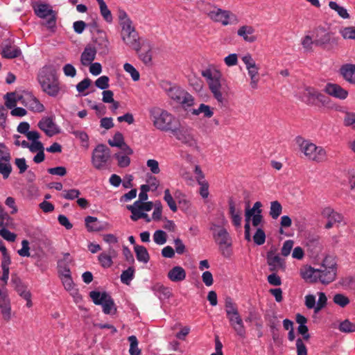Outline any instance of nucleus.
Wrapping results in <instances>:
<instances>
[{
    "mask_svg": "<svg viewBox=\"0 0 355 355\" xmlns=\"http://www.w3.org/2000/svg\"><path fill=\"white\" fill-rule=\"evenodd\" d=\"M201 74L206 79L214 98L219 104L224 105L227 101L229 87L221 73L217 69L208 68L202 71Z\"/></svg>",
    "mask_w": 355,
    "mask_h": 355,
    "instance_id": "nucleus-1",
    "label": "nucleus"
},
{
    "mask_svg": "<svg viewBox=\"0 0 355 355\" xmlns=\"http://www.w3.org/2000/svg\"><path fill=\"white\" fill-rule=\"evenodd\" d=\"M118 19L121 28V37L122 41L129 48L136 52H139L141 49L142 40L146 39L139 37L132 21L125 10H119Z\"/></svg>",
    "mask_w": 355,
    "mask_h": 355,
    "instance_id": "nucleus-2",
    "label": "nucleus"
},
{
    "mask_svg": "<svg viewBox=\"0 0 355 355\" xmlns=\"http://www.w3.org/2000/svg\"><path fill=\"white\" fill-rule=\"evenodd\" d=\"M150 121L153 126L162 132H172L179 120L171 112L159 107H153L148 110Z\"/></svg>",
    "mask_w": 355,
    "mask_h": 355,
    "instance_id": "nucleus-3",
    "label": "nucleus"
},
{
    "mask_svg": "<svg viewBox=\"0 0 355 355\" xmlns=\"http://www.w3.org/2000/svg\"><path fill=\"white\" fill-rule=\"evenodd\" d=\"M37 80L42 90L49 96L55 97L60 94V82L53 67H43L38 73Z\"/></svg>",
    "mask_w": 355,
    "mask_h": 355,
    "instance_id": "nucleus-4",
    "label": "nucleus"
},
{
    "mask_svg": "<svg viewBox=\"0 0 355 355\" xmlns=\"http://www.w3.org/2000/svg\"><path fill=\"white\" fill-rule=\"evenodd\" d=\"M295 141L300 152L308 160L315 163H322L327 161V152L322 146H317L310 140L305 139L301 136L296 137Z\"/></svg>",
    "mask_w": 355,
    "mask_h": 355,
    "instance_id": "nucleus-5",
    "label": "nucleus"
},
{
    "mask_svg": "<svg viewBox=\"0 0 355 355\" xmlns=\"http://www.w3.org/2000/svg\"><path fill=\"white\" fill-rule=\"evenodd\" d=\"M214 239L219 245L221 254L225 257H230L232 254V239L228 232L221 225L212 223L210 227Z\"/></svg>",
    "mask_w": 355,
    "mask_h": 355,
    "instance_id": "nucleus-6",
    "label": "nucleus"
},
{
    "mask_svg": "<svg viewBox=\"0 0 355 355\" xmlns=\"http://www.w3.org/2000/svg\"><path fill=\"white\" fill-rule=\"evenodd\" d=\"M92 36L90 42V61L96 58V54H105L108 51L109 42L105 31L94 27L92 31Z\"/></svg>",
    "mask_w": 355,
    "mask_h": 355,
    "instance_id": "nucleus-7",
    "label": "nucleus"
},
{
    "mask_svg": "<svg viewBox=\"0 0 355 355\" xmlns=\"http://www.w3.org/2000/svg\"><path fill=\"white\" fill-rule=\"evenodd\" d=\"M90 298L96 305H100L106 315H114L117 311L116 306L111 295L105 291H90Z\"/></svg>",
    "mask_w": 355,
    "mask_h": 355,
    "instance_id": "nucleus-8",
    "label": "nucleus"
},
{
    "mask_svg": "<svg viewBox=\"0 0 355 355\" xmlns=\"http://www.w3.org/2000/svg\"><path fill=\"white\" fill-rule=\"evenodd\" d=\"M167 94L171 99L180 104L185 110L194 104V98L193 96L179 87H171L167 90Z\"/></svg>",
    "mask_w": 355,
    "mask_h": 355,
    "instance_id": "nucleus-9",
    "label": "nucleus"
},
{
    "mask_svg": "<svg viewBox=\"0 0 355 355\" xmlns=\"http://www.w3.org/2000/svg\"><path fill=\"white\" fill-rule=\"evenodd\" d=\"M209 19L215 23L220 24L223 26L236 25L239 22V19L236 14L218 6Z\"/></svg>",
    "mask_w": 355,
    "mask_h": 355,
    "instance_id": "nucleus-10",
    "label": "nucleus"
},
{
    "mask_svg": "<svg viewBox=\"0 0 355 355\" xmlns=\"http://www.w3.org/2000/svg\"><path fill=\"white\" fill-rule=\"evenodd\" d=\"M299 97L307 104H315L316 101L324 104L326 97L313 87H305L299 92Z\"/></svg>",
    "mask_w": 355,
    "mask_h": 355,
    "instance_id": "nucleus-11",
    "label": "nucleus"
},
{
    "mask_svg": "<svg viewBox=\"0 0 355 355\" xmlns=\"http://www.w3.org/2000/svg\"><path fill=\"white\" fill-rule=\"evenodd\" d=\"M110 157V149L103 144H99L93 151L92 162L97 168L103 167Z\"/></svg>",
    "mask_w": 355,
    "mask_h": 355,
    "instance_id": "nucleus-12",
    "label": "nucleus"
},
{
    "mask_svg": "<svg viewBox=\"0 0 355 355\" xmlns=\"http://www.w3.org/2000/svg\"><path fill=\"white\" fill-rule=\"evenodd\" d=\"M326 261L327 259L324 260L320 268L318 269V282L323 284H328L334 281L336 275V268L334 264H331L330 266L327 267L325 266Z\"/></svg>",
    "mask_w": 355,
    "mask_h": 355,
    "instance_id": "nucleus-13",
    "label": "nucleus"
},
{
    "mask_svg": "<svg viewBox=\"0 0 355 355\" xmlns=\"http://www.w3.org/2000/svg\"><path fill=\"white\" fill-rule=\"evenodd\" d=\"M229 322L236 334L241 338H245L246 329L239 311L227 315Z\"/></svg>",
    "mask_w": 355,
    "mask_h": 355,
    "instance_id": "nucleus-14",
    "label": "nucleus"
},
{
    "mask_svg": "<svg viewBox=\"0 0 355 355\" xmlns=\"http://www.w3.org/2000/svg\"><path fill=\"white\" fill-rule=\"evenodd\" d=\"M180 142L189 146H195L196 141L195 140L191 132L187 129L180 127V122L171 132Z\"/></svg>",
    "mask_w": 355,
    "mask_h": 355,
    "instance_id": "nucleus-15",
    "label": "nucleus"
},
{
    "mask_svg": "<svg viewBox=\"0 0 355 355\" xmlns=\"http://www.w3.org/2000/svg\"><path fill=\"white\" fill-rule=\"evenodd\" d=\"M21 103L33 112H42L44 106L31 93L26 92L21 96Z\"/></svg>",
    "mask_w": 355,
    "mask_h": 355,
    "instance_id": "nucleus-16",
    "label": "nucleus"
},
{
    "mask_svg": "<svg viewBox=\"0 0 355 355\" xmlns=\"http://www.w3.org/2000/svg\"><path fill=\"white\" fill-rule=\"evenodd\" d=\"M314 44L322 46L332 41V33L325 27L318 26L313 31Z\"/></svg>",
    "mask_w": 355,
    "mask_h": 355,
    "instance_id": "nucleus-17",
    "label": "nucleus"
},
{
    "mask_svg": "<svg viewBox=\"0 0 355 355\" xmlns=\"http://www.w3.org/2000/svg\"><path fill=\"white\" fill-rule=\"evenodd\" d=\"M262 204L261 202H256L252 208H248L245 210V221L252 220L254 227L259 226L262 221L261 209Z\"/></svg>",
    "mask_w": 355,
    "mask_h": 355,
    "instance_id": "nucleus-18",
    "label": "nucleus"
},
{
    "mask_svg": "<svg viewBox=\"0 0 355 355\" xmlns=\"http://www.w3.org/2000/svg\"><path fill=\"white\" fill-rule=\"evenodd\" d=\"M40 130L49 137H52L59 132V128L51 117H43L37 124Z\"/></svg>",
    "mask_w": 355,
    "mask_h": 355,
    "instance_id": "nucleus-19",
    "label": "nucleus"
},
{
    "mask_svg": "<svg viewBox=\"0 0 355 355\" xmlns=\"http://www.w3.org/2000/svg\"><path fill=\"white\" fill-rule=\"evenodd\" d=\"M34 11L37 17L44 19L47 17H51V19L48 21L49 26L55 24V15L53 10L51 8L48 4L40 3L34 8Z\"/></svg>",
    "mask_w": 355,
    "mask_h": 355,
    "instance_id": "nucleus-20",
    "label": "nucleus"
},
{
    "mask_svg": "<svg viewBox=\"0 0 355 355\" xmlns=\"http://www.w3.org/2000/svg\"><path fill=\"white\" fill-rule=\"evenodd\" d=\"M324 90L327 94L340 100L345 99L348 96L347 90L335 83H327Z\"/></svg>",
    "mask_w": 355,
    "mask_h": 355,
    "instance_id": "nucleus-21",
    "label": "nucleus"
},
{
    "mask_svg": "<svg viewBox=\"0 0 355 355\" xmlns=\"http://www.w3.org/2000/svg\"><path fill=\"white\" fill-rule=\"evenodd\" d=\"M0 313L4 321L8 322L12 317L10 300L7 295L0 297Z\"/></svg>",
    "mask_w": 355,
    "mask_h": 355,
    "instance_id": "nucleus-22",
    "label": "nucleus"
},
{
    "mask_svg": "<svg viewBox=\"0 0 355 355\" xmlns=\"http://www.w3.org/2000/svg\"><path fill=\"white\" fill-rule=\"evenodd\" d=\"M254 32L255 29L252 26L243 25L240 26L237 30V35L243 38L245 42L252 43L257 40Z\"/></svg>",
    "mask_w": 355,
    "mask_h": 355,
    "instance_id": "nucleus-23",
    "label": "nucleus"
},
{
    "mask_svg": "<svg viewBox=\"0 0 355 355\" xmlns=\"http://www.w3.org/2000/svg\"><path fill=\"white\" fill-rule=\"evenodd\" d=\"M301 277L306 282L313 283L318 282V269H315L311 266H304L300 270Z\"/></svg>",
    "mask_w": 355,
    "mask_h": 355,
    "instance_id": "nucleus-24",
    "label": "nucleus"
},
{
    "mask_svg": "<svg viewBox=\"0 0 355 355\" xmlns=\"http://www.w3.org/2000/svg\"><path fill=\"white\" fill-rule=\"evenodd\" d=\"M186 270L180 266H173L167 274V277L173 282H181L186 279Z\"/></svg>",
    "mask_w": 355,
    "mask_h": 355,
    "instance_id": "nucleus-25",
    "label": "nucleus"
},
{
    "mask_svg": "<svg viewBox=\"0 0 355 355\" xmlns=\"http://www.w3.org/2000/svg\"><path fill=\"white\" fill-rule=\"evenodd\" d=\"M73 259L69 253H64L62 257L58 261V272L59 275L71 273L70 266Z\"/></svg>",
    "mask_w": 355,
    "mask_h": 355,
    "instance_id": "nucleus-26",
    "label": "nucleus"
},
{
    "mask_svg": "<svg viewBox=\"0 0 355 355\" xmlns=\"http://www.w3.org/2000/svg\"><path fill=\"white\" fill-rule=\"evenodd\" d=\"M152 44L148 40H142L141 49L139 52H137L139 58L146 64L152 60Z\"/></svg>",
    "mask_w": 355,
    "mask_h": 355,
    "instance_id": "nucleus-27",
    "label": "nucleus"
},
{
    "mask_svg": "<svg viewBox=\"0 0 355 355\" xmlns=\"http://www.w3.org/2000/svg\"><path fill=\"white\" fill-rule=\"evenodd\" d=\"M40 133H31L28 136V140L31 143L28 144L26 148H28L31 153H37L41 150H44L43 144L40 141Z\"/></svg>",
    "mask_w": 355,
    "mask_h": 355,
    "instance_id": "nucleus-28",
    "label": "nucleus"
},
{
    "mask_svg": "<svg viewBox=\"0 0 355 355\" xmlns=\"http://www.w3.org/2000/svg\"><path fill=\"white\" fill-rule=\"evenodd\" d=\"M343 78L349 83L355 85V64H345L340 68Z\"/></svg>",
    "mask_w": 355,
    "mask_h": 355,
    "instance_id": "nucleus-29",
    "label": "nucleus"
},
{
    "mask_svg": "<svg viewBox=\"0 0 355 355\" xmlns=\"http://www.w3.org/2000/svg\"><path fill=\"white\" fill-rule=\"evenodd\" d=\"M196 7L200 12L206 15L210 19L217 6L206 0H200L197 1Z\"/></svg>",
    "mask_w": 355,
    "mask_h": 355,
    "instance_id": "nucleus-30",
    "label": "nucleus"
},
{
    "mask_svg": "<svg viewBox=\"0 0 355 355\" xmlns=\"http://www.w3.org/2000/svg\"><path fill=\"white\" fill-rule=\"evenodd\" d=\"M322 215L327 220L331 221L334 223H340L343 220V216L335 211L331 207H324L322 211Z\"/></svg>",
    "mask_w": 355,
    "mask_h": 355,
    "instance_id": "nucleus-31",
    "label": "nucleus"
},
{
    "mask_svg": "<svg viewBox=\"0 0 355 355\" xmlns=\"http://www.w3.org/2000/svg\"><path fill=\"white\" fill-rule=\"evenodd\" d=\"M267 263L270 267V270H275L277 269L284 267V261L278 254H268L267 256Z\"/></svg>",
    "mask_w": 355,
    "mask_h": 355,
    "instance_id": "nucleus-32",
    "label": "nucleus"
},
{
    "mask_svg": "<svg viewBox=\"0 0 355 355\" xmlns=\"http://www.w3.org/2000/svg\"><path fill=\"white\" fill-rule=\"evenodd\" d=\"M96 1L98 4L100 13L103 19L108 24L112 23L113 16L105 1L104 0H96Z\"/></svg>",
    "mask_w": 355,
    "mask_h": 355,
    "instance_id": "nucleus-33",
    "label": "nucleus"
},
{
    "mask_svg": "<svg viewBox=\"0 0 355 355\" xmlns=\"http://www.w3.org/2000/svg\"><path fill=\"white\" fill-rule=\"evenodd\" d=\"M329 7L334 11L336 12V14L343 19H348L350 18V15L347 11V10L338 4L337 2L334 1H330L329 2Z\"/></svg>",
    "mask_w": 355,
    "mask_h": 355,
    "instance_id": "nucleus-34",
    "label": "nucleus"
},
{
    "mask_svg": "<svg viewBox=\"0 0 355 355\" xmlns=\"http://www.w3.org/2000/svg\"><path fill=\"white\" fill-rule=\"evenodd\" d=\"M191 112L195 116L202 114L205 118H211L214 115L213 108L204 103H201L197 109H193Z\"/></svg>",
    "mask_w": 355,
    "mask_h": 355,
    "instance_id": "nucleus-35",
    "label": "nucleus"
},
{
    "mask_svg": "<svg viewBox=\"0 0 355 355\" xmlns=\"http://www.w3.org/2000/svg\"><path fill=\"white\" fill-rule=\"evenodd\" d=\"M154 291L160 300H168L172 295L171 289L163 285H156Z\"/></svg>",
    "mask_w": 355,
    "mask_h": 355,
    "instance_id": "nucleus-36",
    "label": "nucleus"
},
{
    "mask_svg": "<svg viewBox=\"0 0 355 355\" xmlns=\"http://www.w3.org/2000/svg\"><path fill=\"white\" fill-rule=\"evenodd\" d=\"M115 251L110 250V254L103 252L98 257L101 266L103 268H110L112 265V257L115 256Z\"/></svg>",
    "mask_w": 355,
    "mask_h": 355,
    "instance_id": "nucleus-37",
    "label": "nucleus"
},
{
    "mask_svg": "<svg viewBox=\"0 0 355 355\" xmlns=\"http://www.w3.org/2000/svg\"><path fill=\"white\" fill-rule=\"evenodd\" d=\"M59 277L62 283L64 289L69 293L77 289L71 278V273L59 275Z\"/></svg>",
    "mask_w": 355,
    "mask_h": 355,
    "instance_id": "nucleus-38",
    "label": "nucleus"
},
{
    "mask_svg": "<svg viewBox=\"0 0 355 355\" xmlns=\"http://www.w3.org/2000/svg\"><path fill=\"white\" fill-rule=\"evenodd\" d=\"M259 66L252 69H247L248 76L250 78V85L252 89H257L258 88V83L259 81Z\"/></svg>",
    "mask_w": 355,
    "mask_h": 355,
    "instance_id": "nucleus-39",
    "label": "nucleus"
},
{
    "mask_svg": "<svg viewBox=\"0 0 355 355\" xmlns=\"http://www.w3.org/2000/svg\"><path fill=\"white\" fill-rule=\"evenodd\" d=\"M135 252L136 254L137 259L144 263H146L149 261V254L146 248L142 245L135 246Z\"/></svg>",
    "mask_w": 355,
    "mask_h": 355,
    "instance_id": "nucleus-40",
    "label": "nucleus"
},
{
    "mask_svg": "<svg viewBox=\"0 0 355 355\" xmlns=\"http://www.w3.org/2000/svg\"><path fill=\"white\" fill-rule=\"evenodd\" d=\"M108 227L107 222L100 221L96 217L90 216V231L99 232L107 230Z\"/></svg>",
    "mask_w": 355,
    "mask_h": 355,
    "instance_id": "nucleus-41",
    "label": "nucleus"
},
{
    "mask_svg": "<svg viewBox=\"0 0 355 355\" xmlns=\"http://www.w3.org/2000/svg\"><path fill=\"white\" fill-rule=\"evenodd\" d=\"M282 211V206L277 200L272 201L270 205L269 214L272 219H277Z\"/></svg>",
    "mask_w": 355,
    "mask_h": 355,
    "instance_id": "nucleus-42",
    "label": "nucleus"
},
{
    "mask_svg": "<svg viewBox=\"0 0 355 355\" xmlns=\"http://www.w3.org/2000/svg\"><path fill=\"white\" fill-rule=\"evenodd\" d=\"M71 134L75 136L83 146L86 148L89 146V137L87 132L83 130H73L71 131Z\"/></svg>",
    "mask_w": 355,
    "mask_h": 355,
    "instance_id": "nucleus-43",
    "label": "nucleus"
},
{
    "mask_svg": "<svg viewBox=\"0 0 355 355\" xmlns=\"http://www.w3.org/2000/svg\"><path fill=\"white\" fill-rule=\"evenodd\" d=\"M130 343L129 353L130 355H141V349L139 348V342L135 336H130L128 338Z\"/></svg>",
    "mask_w": 355,
    "mask_h": 355,
    "instance_id": "nucleus-44",
    "label": "nucleus"
},
{
    "mask_svg": "<svg viewBox=\"0 0 355 355\" xmlns=\"http://www.w3.org/2000/svg\"><path fill=\"white\" fill-rule=\"evenodd\" d=\"M5 105L9 108L12 109L17 105L18 101H21V96H17L15 93H7L5 95Z\"/></svg>",
    "mask_w": 355,
    "mask_h": 355,
    "instance_id": "nucleus-45",
    "label": "nucleus"
},
{
    "mask_svg": "<svg viewBox=\"0 0 355 355\" xmlns=\"http://www.w3.org/2000/svg\"><path fill=\"white\" fill-rule=\"evenodd\" d=\"M163 198L164 200L167 203L170 209L172 211L175 212L178 209V207L168 189L164 190Z\"/></svg>",
    "mask_w": 355,
    "mask_h": 355,
    "instance_id": "nucleus-46",
    "label": "nucleus"
},
{
    "mask_svg": "<svg viewBox=\"0 0 355 355\" xmlns=\"http://www.w3.org/2000/svg\"><path fill=\"white\" fill-rule=\"evenodd\" d=\"M135 269L132 267H129L128 269L123 270L121 275V281L122 283L129 285L130 282L134 278Z\"/></svg>",
    "mask_w": 355,
    "mask_h": 355,
    "instance_id": "nucleus-47",
    "label": "nucleus"
},
{
    "mask_svg": "<svg viewBox=\"0 0 355 355\" xmlns=\"http://www.w3.org/2000/svg\"><path fill=\"white\" fill-rule=\"evenodd\" d=\"M114 157L117 161V164L120 168L128 167L130 164V158L128 155L122 153H118L114 155Z\"/></svg>",
    "mask_w": 355,
    "mask_h": 355,
    "instance_id": "nucleus-48",
    "label": "nucleus"
},
{
    "mask_svg": "<svg viewBox=\"0 0 355 355\" xmlns=\"http://www.w3.org/2000/svg\"><path fill=\"white\" fill-rule=\"evenodd\" d=\"M153 238L156 244L162 245L166 243L167 241V234L164 231L157 230L154 232Z\"/></svg>",
    "mask_w": 355,
    "mask_h": 355,
    "instance_id": "nucleus-49",
    "label": "nucleus"
},
{
    "mask_svg": "<svg viewBox=\"0 0 355 355\" xmlns=\"http://www.w3.org/2000/svg\"><path fill=\"white\" fill-rule=\"evenodd\" d=\"M339 33L345 40H355V26L343 27Z\"/></svg>",
    "mask_w": 355,
    "mask_h": 355,
    "instance_id": "nucleus-50",
    "label": "nucleus"
},
{
    "mask_svg": "<svg viewBox=\"0 0 355 355\" xmlns=\"http://www.w3.org/2000/svg\"><path fill=\"white\" fill-rule=\"evenodd\" d=\"M21 51L15 47H6L2 50L1 54L6 58H15L19 55Z\"/></svg>",
    "mask_w": 355,
    "mask_h": 355,
    "instance_id": "nucleus-51",
    "label": "nucleus"
},
{
    "mask_svg": "<svg viewBox=\"0 0 355 355\" xmlns=\"http://www.w3.org/2000/svg\"><path fill=\"white\" fill-rule=\"evenodd\" d=\"M124 143V138L123 135L117 132H116L112 139L108 140V144L113 147H122L123 144Z\"/></svg>",
    "mask_w": 355,
    "mask_h": 355,
    "instance_id": "nucleus-52",
    "label": "nucleus"
},
{
    "mask_svg": "<svg viewBox=\"0 0 355 355\" xmlns=\"http://www.w3.org/2000/svg\"><path fill=\"white\" fill-rule=\"evenodd\" d=\"M123 69L125 72L128 73L130 75L132 79L134 81H137L139 80V73L132 64L128 62L125 63L123 65Z\"/></svg>",
    "mask_w": 355,
    "mask_h": 355,
    "instance_id": "nucleus-53",
    "label": "nucleus"
},
{
    "mask_svg": "<svg viewBox=\"0 0 355 355\" xmlns=\"http://www.w3.org/2000/svg\"><path fill=\"white\" fill-rule=\"evenodd\" d=\"M12 172V166L10 162H0V174L2 175L3 179H7Z\"/></svg>",
    "mask_w": 355,
    "mask_h": 355,
    "instance_id": "nucleus-54",
    "label": "nucleus"
},
{
    "mask_svg": "<svg viewBox=\"0 0 355 355\" xmlns=\"http://www.w3.org/2000/svg\"><path fill=\"white\" fill-rule=\"evenodd\" d=\"M175 198L178 200L179 205L185 209L190 207V201L186 198V196L180 191H176L175 193Z\"/></svg>",
    "mask_w": 355,
    "mask_h": 355,
    "instance_id": "nucleus-55",
    "label": "nucleus"
},
{
    "mask_svg": "<svg viewBox=\"0 0 355 355\" xmlns=\"http://www.w3.org/2000/svg\"><path fill=\"white\" fill-rule=\"evenodd\" d=\"M333 301L336 304L340 306L342 308L346 306L349 303V298L341 293L336 294L334 296Z\"/></svg>",
    "mask_w": 355,
    "mask_h": 355,
    "instance_id": "nucleus-56",
    "label": "nucleus"
},
{
    "mask_svg": "<svg viewBox=\"0 0 355 355\" xmlns=\"http://www.w3.org/2000/svg\"><path fill=\"white\" fill-rule=\"evenodd\" d=\"M153 208V203L151 201H148L145 202H142L141 205L138 206V207H135V209L133 208H127L131 212L135 211H144L146 213L150 211Z\"/></svg>",
    "mask_w": 355,
    "mask_h": 355,
    "instance_id": "nucleus-57",
    "label": "nucleus"
},
{
    "mask_svg": "<svg viewBox=\"0 0 355 355\" xmlns=\"http://www.w3.org/2000/svg\"><path fill=\"white\" fill-rule=\"evenodd\" d=\"M110 78L107 76H101L94 83V85L102 90H105L109 87Z\"/></svg>",
    "mask_w": 355,
    "mask_h": 355,
    "instance_id": "nucleus-58",
    "label": "nucleus"
},
{
    "mask_svg": "<svg viewBox=\"0 0 355 355\" xmlns=\"http://www.w3.org/2000/svg\"><path fill=\"white\" fill-rule=\"evenodd\" d=\"M318 300L316 303V306H315V313H318L322 309H323L326 306L327 302V297L324 293L319 292V293H318Z\"/></svg>",
    "mask_w": 355,
    "mask_h": 355,
    "instance_id": "nucleus-59",
    "label": "nucleus"
},
{
    "mask_svg": "<svg viewBox=\"0 0 355 355\" xmlns=\"http://www.w3.org/2000/svg\"><path fill=\"white\" fill-rule=\"evenodd\" d=\"M254 242L258 245H261L263 244L266 241V234L264 231L261 228H258L253 236Z\"/></svg>",
    "mask_w": 355,
    "mask_h": 355,
    "instance_id": "nucleus-60",
    "label": "nucleus"
},
{
    "mask_svg": "<svg viewBox=\"0 0 355 355\" xmlns=\"http://www.w3.org/2000/svg\"><path fill=\"white\" fill-rule=\"evenodd\" d=\"M301 44L305 51H311L313 44H314V40H313L312 37L309 35H305L302 38Z\"/></svg>",
    "mask_w": 355,
    "mask_h": 355,
    "instance_id": "nucleus-61",
    "label": "nucleus"
},
{
    "mask_svg": "<svg viewBox=\"0 0 355 355\" xmlns=\"http://www.w3.org/2000/svg\"><path fill=\"white\" fill-rule=\"evenodd\" d=\"M339 329L342 332L351 333L355 331V324L346 320L340 324Z\"/></svg>",
    "mask_w": 355,
    "mask_h": 355,
    "instance_id": "nucleus-62",
    "label": "nucleus"
},
{
    "mask_svg": "<svg viewBox=\"0 0 355 355\" xmlns=\"http://www.w3.org/2000/svg\"><path fill=\"white\" fill-rule=\"evenodd\" d=\"M79 195L80 191L75 189L64 190L61 193V196L63 198L71 200L78 198Z\"/></svg>",
    "mask_w": 355,
    "mask_h": 355,
    "instance_id": "nucleus-63",
    "label": "nucleus"
},
{
    "mask_svg": "<svg viewBox=\"0 0 355 355\" xmlns=\"http://www.w3.org/2000/svg\"><path fill=\"white\" fill-rule=\"evenodd\" d=\"M343 123L345 126H351L355 130V114L347 112L344 117Z\"/></svg>",
    "mask_w": 355,
    "mask_h": 355,
    "instance_id": "nucleus-64",
    "label": "nucleus"
}]
</instances>
